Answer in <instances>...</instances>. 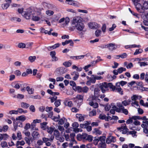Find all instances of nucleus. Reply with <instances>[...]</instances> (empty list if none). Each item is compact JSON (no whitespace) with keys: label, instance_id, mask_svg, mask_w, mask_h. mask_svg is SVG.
<instances>
[{"label":"nucleus","instance_id":"50","mask_svg":"<svg viewBox=\"0 0 148 148\" xmlns=\"http://www.w3.org/2000/svg\"><path fill=\"white\" fill-rule=\"evenodd\" d=\"M17 138L18 140H20L22 139V136L21 132L18 131L17 133Z\"/></svg>","mask_w":148,"mask_h":148},{"label":"nucleus","instance_id":"55","mask_svg":"<svg viewBox=\"0 0 148 148\" xmlns=\"http://www.w3.org/2000/svg\"><path fill=\"white\" fill-rule=\"evenodd\" d=\"M79 76V73L76 72L73 78V80H75L77 79Z\"/></svg>","mask_w":148,"mask_h":148},{"label":"nucleus","instance_id":"28","mask_svg":"<svg viewBox=\"0 0 148 148\" xmlns=\"http://www.w3.org/2000/svg\"><path fill=\"white\" fill-rule=\"evenodd\" d=\"M99 90L98 88H95L94 89V96L97 97L99 96Z\"/></svg>","mask_w":148,"mask_h":148},{"label":"nucleus","instance_id":"36","mask_svg":"<svg viewBox=\"0 0 148 148\" xmlns=\"http://www.w3.org/2000/svg\"><path fill=\"white\" fill-rule=\"evenodd\" d=\"M26 119V118L24 116H18L16 118V120H20L23 121H24Z\"/></svg>","mask_w":148,"mask_h":148},{"label":"nucleus","instance_id":"15","mask_svg":"<svg viewBox=\"0 0 148 148\" xmlns=\"http://www.w3.org/2000/svg\"><path fill=\"white\" fill-rule=\"evenodd\" d=\"M32 136L33 138L32 139L33 140H37L38 138L39 134L37 131H35L32 134Z\"/></svg>","mask_w":148,"mask_h":148},{"label":"nucleus","instance_id":"26","mask_svg":"<svg viewBox=\"0 0 148 148\" xmlns=\"http://www.w3.org/2000/svg\"><path fill=\"white\" fill-rule=\"evenodd\" d=\"M131 101L130 99H128L127 100H125L124 101H122V104L125 106H126L127 105H129Z\"/></svg>","mask_w":148,"mask_h":148},{"label":"nucleus","instance_id":"43","mask_svg":"<svg viewBox=\"0 0 148 148\" xmlns=\"http://www.w3.org/2000/svg\"><path fill=\"white\" fill-rule=\"evenodd\" d=\"M118 72L119 73H121L123 71H126V69L122 67H121L117 69Z\"/></svg>","mask_w":148,"mask_h":148},{"label":"nucleus","instance_id":"48","mask_svg":"<svg viewBox=\"0 0 148 148\" xmlns=\"http://www.w3.org/2000/svg\"><path fill=\"white\" fill-rule=\"evenodd\" d=\"M121 112L127 115L128 114V112L127 110V109H125L124 107L121 108Z\"/></svg>","mask_w":148,"mask_h":148},{"label":"nucleus","instance_id":"29","mask_svg":"<svg viewBox=\"0 0 148 148\" xmlns=\"http://www.w3.org/2000/svg\"><path fill=\"white\" fill-rule=\"evenodd\" d=\"M42 4L45 8H51V4L47 3L45 2H43L42 3Z\"/></svg>","mask_w":148,"mask_h":148},{"label":"nucleus","instance_id":"57","mask_svg":"<svg viewBox=\"0 0 148 148\" xmlns=\"http://www.w3.org/2000/svg\"><path fill=\"white\" fill-rule=\"evenodd\" d=\"M106 117V115L103 114H100L99 118L103 120L105 119Z\"/></svg>","mask_w":148,"mask_h":148},{"label":"nucleus","instance_id":"37","mask_svg":"<svg viewBox=\"0 0 148 148\" xmlns=\"http://www.w3.org/2000/svg\"><path fill=\"white\" fill-rule=\"evenodd\" d=\"M25 143L24 140H21V141H18L16 142V145L17 147L19 145L23 146L24 145Z\"/></svg>","mask_w":148,"mask_h":148},{"label":"nucleus","instance_id":"44","mask_svg":"<svg viewBox=\"0 0 148 148\" xmlns=\"http://www.w3.org/2000/svg\"><path fill=\"white\" fill-rule=\"evenodd\" d=\"M36 56H30L28 58L29 60L31 62H34L36 59Z\"/></svg>","mask_w":148,"mask_h":148},{"label":"nucleus","instance_id":"47","mask_svg":"<svg viewBox=\"0 0 148 148\" xmlns=\"http://www.w3.org/2000/svg\"><path fill=\"white\" fill-rule=\"evenodd\" d=\"M18 47L21 48H25L26 45L23 43H19L18 45Z\"/></svg>","mask_w":148,"mask_h":148},{"label":"nucleus","instance_id":"20","mask_svg":"<svg viewBox=\"0 0 148 148\" xmlns=\"http://www.w3.org/2000/svg\"><path fill=\"white\" fill-rule=\"evenodd\" d=\"M47 92L48 93L52 96L58 95H59V93L58 92H54L50 89L47 90Z\"/></svg>","mask_w":148,"mask_h":148},{"label":"nucleus","instance_id":"8","mask_svg":"<svg viewBox=\"0 0 148 148\" xmlns=\"http://www.w3.org/2000/svg\"><path fill=\"white\" fill-rule=\"evenodd\" d=\"M72 126L73 127V131L75 132H82V130L77 128L79 126V124L76 122H75L72 123Z\"/></svg>","mask_w":148,"mask_h":148},{"label":"nucleus","instance_id":"1","mask_svg":"<svg viewBox=\"0 0 148 148\" xmlns=\"http://www.w3.org/2000/svg\"><path fill=\"white\" fill-rule=\"evenodd\" d=\"M82 18L79 16L73 17L71 22V26L69 27V29L73 31L75 29L77 31H83L85 28V25L83 23Z\"/></svg>","mask_w":148,"mask_h":148},{"label":"nucleus","instance_id":"52","mask_svg":"<svg viewBox=\"0 0 148 148\" xmlns=\"http://www.w3.org/2000/svg\"><path fill=\"white\" fill-rule=\"evenodd\" d=\"M143 52V50L142 49H136L135 52L134 53V55H136L139 53H141Z\"/></svg>","mask_w":148,"mask_h":148},{"label":"nucleus","instance_id":"22","mask_svg":"<svg viewBox=\"0 0 148 148\" xmlns=\"http://www.w3.org/2000/svg\"><path fill=\"white\" fill-rule=\"evenodd\" d=\"M89 104L91 106H92L94 108H97L98 106V105L97 103L95 102L94 103L92 101L89 102Z\"/></svg>","mask_w":148,"mask_h":148},{"label":"nucleus","instance_id":"23","mask_svg":"<svg viewBox=\"0 0 148 148\" xmlns=\"http://www.w3.org/2000/svg\"><path fill=\"white\" fill-rule=\"evenodd\" d=\"M70 84L71 86H73V90L76 91L77 86H76L75 83L73 81H71L70 82Z\"/></svg>","mask_w":148,"mask_h":148},{"label":"nucleus","instance_id":"32","mask_svg":"<svg viewBox=\"0 0 148 148\" xmlns=\"http://www.w3.org/2000/svg\"><path fill=\"white\" fill-rule=\"evenodd\" d=\"M89 81L91 83L94 84L96 82V80L95 78V75H92L91 76V77L89 78Z\"/></svg>","mask_w":148,"mask_h":148},{"label":"nucleus","instance_id":"39","mask_svg":"<svg viewBox=\"0 0 148 148\" xmlns=\"http://www.w3.org/2000/svg\"><path fill=\"white\" fill-rule=\"evenodd\" d=\"M101 31L99 29H97L95 31V35L97 37H98L100 36H101Z\"/></svg>","mask_w":148,"mask_h":148},{"label":"nucleus","instance_id":"59","mask_svg":"<svg viewBox=\"0 0 148 148\" xmlns=\"http://www.w3.org/2000/svg\"><path fill=\"white\" fill-rule=\"evenodd\" d=\"M8 128V127L7 125H4L3 127H2V132H6Z\"/></svg>","mask_w":148,"mask_h":148},{"label":"nucleus","instance_id":"25","mask_svg":"<svg viewBox=\"0 0 148 148\" xmlns=\"http://www.w3.org/2000/svg\"><path fill=\"white\" fill-rule=\"evenodd\" d=\"M54 135L55 136L56 138L58 139L59 138L60 136V133L59 132L58 130H55L54 131Z\"/></svg>","mask_w":148,"mask_h":148},{"label":"nucleus","instance_id":"46","mask_svg":"<svg viewBox=\"0 0 148 148\" xmlns=\"http://www.w3.org/2000/svg\"><path fill=\"white\" fill-rule=\"evenodd\" d=\"M17 114L18 113V112L21 114L23 113H26L27 112V110H24L23 109L21 108H18L17 110Z\"/></svg>","mask_w":148,"mask_h":148},{"label":"nucleus","instance_id":"7","mask_svg":"<svg viewBox=\"0 0 148 148\" xmlns=\"http://www.w3.org/2000/svg\"><path fill=\"white\" fill-rule=\"evenodd\" d=\"M134 5L135 6L138 12L140 13H142L144 12V9L143 8V6H142L140 3H138L135 4H134Z\"/></svg>","mask_w":148,"mask_h":148},{"label":"nucleus","instance_id":"60","mask_svg":"<svg viewBox=\"0 0 148 148\" xmlns=\"http://www.w3.org/2000/svg\"><path fill=\"white\" fill-rule=\"evenodd\" d=\"M75 136V134L74 133H71L70 134V137L71 138V140L72 141H74L75 140L74 139V137Z\"/></svg>","mask_w":148,"mask_h":148},{"label":"nucleus","instance_id":"24","mask_svg":"<svg viewBox=\"0 0 148 148\" xmlns=\"http://www.w3.org/2000/svg\"><path fill=\"white\" fill-rule=\"evenodd\" d=\"M21 106L24 108H27L29 106V105L26 103L21 102Z\"/></svg>","mask_w":148,"mask_h":148},{"label":"nucleus","instance_id":"27","mask_svg":"<svg viewBox=\"0 0 148 148\" xmlns=\"http://www.w3.org/2000/svg\"><path fill=\"white\" fill-rule=\"evenodd\" d=\"M143 2H144L143 7V8L145 9H148V1L147 0H145L144 1H143Z\"/></svg>","mask_w":148,"mask_h":148},{"label":"nucleus","instance_id":"54","mask_svg":"<svg viewBox=\"0 0 148 148\" xmlns=\"http://www.w3.org/2000/svg\"><path fill=\"white\" fill-rule=\"evenodd\" d=\"M93 137L91 135H87L86 140H88L89 142H91L92 140Z\"/></svg>","mask_w":148,"mask_h":148},{"label":"nucleus","instance_id":"35","mask_svg":"<svg viewBox=\"0 0 148 148\" xmlns=\"http://www.w3.org/2000/svg\"><path fill=\"white\" fill-rule=\"evenodd\" d=\"M98 147L99 148H105L106 147V145L105 143L100 142L98 145Z\"/></svg>","mask_w":148,"mask_h":148},{"label":"nucleus","instance_id":"13","mask_svg":"<svg viewBox=\"0 0 148 148\" xmlns=\"http://www.w3.org/2000/svg\"><path fill=\"white\" fill-rule=\"evenodd\" d=\"M107 48L111 51L115 50L117 48V45L115 44L110 43L107 44Z\"/></svg>","mask_w":148,"mask_h":148},{"label":"nucleus","instance_id":"34","mask_svg":"<svg viewBox=\"0 0 148 148\" xmlns=\"http://www.w3.org/2000/svg\"><path fill=\"white\" fill-rule=\"evenodd\" d=\"M108 88L109 87L110 88L112 89V90L114 91L115 86H113L111 83H107Z\"/></svg>","mask_w":148,"mask_h":148},{"label":"nucleus","instance_id":"53","mask_svg":"<svg viewBox=\"0 0 148 148\" xmlns=\"http://www.w3.org/2000/svg\"><path fill=\"white\" fill-rule=\"evenodd\" d=\"M71 64L72 63L69 62H65L63 63V65L66 67H68L70 66Z\"/></svg>","mask_w":148,"mask_h":148},{"label":"nucleus","instance_id":"4","mask_svg":"<svg viewBox=\"0 0 148 148\" xmlns=\"http://www.w3.org/2000/svg\"><path fill=\"white\" fill-rule=\"evenodd\" d=\"M22 15L26 19H29L31 18L32 12L30 10L24 11Z\"/></svg>","mask_w":148,"mask_h":148},{"label":"nucleus","instance_id":"30","mask_svg":"<svg viewBox=\"0 0 148 148\" xmlns=\"http://www.w3.org/2000/svg\"><path fill=\"white\" fill-rule=\"evenodd\" d=\"M114 91L115 92H119L121 95H122L123 94V91L121 88H116L115 87Z\"/></svg>","mask_w":148,"mask_h":148},{"label":"nucleus","instance_id":"21","mask_svg":"<svg viewBox=\"0 0 148 148\" xmlns=\"http://www.w3.org/2000/svg\"><path fill=\"white\" fill-rule=\"evenodd\" d=\"M26 90L27 91L29 94H32L34 93V89L31 88L29 86H27L26 88Z\"/></svg>","mask_w":148,"mask_h":148},{"label":"nucleus","instance_id":"45","mask_svg":"<svg viewBox=\"0 0 148 148\" xmlns=\"http://www.w3.org/2000/svg\"><path fill=\"white\" fill-rule=\"evenodd\" d=\"M96 114V111L95 109H93L89 113V115L90 116H94Z\"/></svg>","mask_w":148,"mask_h":148},{"label":"nucleus","instance_id":"19","mask_svg":"<svg viewBox=\"0 0 148 148\" xmlns=\"http://www.w3.org/2000/svg\"><path fill=\"white\" fill-rule=\"evenodd\" d=\"M76 116V118L78 119V120L79 121H83L84 119V116H82V114H77Z\"/></svg>","mask_w":148,"mask_h":148},{"label":"nucleus","instance_id":"51","mask_svg":"<svg viewBox=\"0 0 148 148\" xmlns=\"http://www.w3.org/2000/svg\"><path fill=\"white\" fill-rule=\"evenodd\" d=\"M11 20L13 21H16L18 22H20L21 21V19L17 17H13L12 18Z\"/></svg>","mask_w":148,"mask_h":148},{"label":"nucleus","instance_id":"49","mask_svg":"<svg viewBox=\"0 0 148 148\" xmlns=\"http://www.w3.org/2000/svg\"><path fill=\"white\" fill-rule=\"evenodd\" d=\"M99 141H100L101 142L105 143V140L106 137L105 136H100L98 137Z\"/></svg>","mask_w":148,"mask_h":148},{"label":"nucleus","instance_id":"31","mask_svg":"<svg viewBox=\"0 0 148 148\" xmlns=\"http://www.w3.org/2000/svg\"><path fill=\"white\" fill-rule=\"evenodd\" d=\"M139 97H140V98H141V96H139L136 95H133L131 97V100L133 101H136V100L138 99Z\"/></svg>","mask_w":148,"mask_h":148},{"label":"nucleus","instance_id":"5","mask_svg":"<svg viewBox=\"0 0 148 148\" xmlns=\"http://www.w3.org/2000/svg\"><path fill=\"white\" fill-rule=\"evenodd\" d=\"M89 90L88 88L86 86L82 87L79 86H77L76 91L80 93L83 92L84 93H86Z\"/></svg>","mask_w":148,"mask_h":148},{"label":"nucleus","instance_id":"11","mask_svg":"<svg viewBox=\"0 0 148 148\" xmlns=\"http://www.w3.org/2000/svg\"><path fill=\"white\" fill-rule=\"evenodd\" d=\"M88 25L90 28L93 29L98 28L100 27L99 25L95 22H90Z\"/></svg>","mask_w":148,"mask_h":148},{"label":"nucleus","instance_id":"6","mask_svg":"<svg viewBox=\"0 0 148 148\" xmlns=\"http://www.w3.org/2000/svg\"><path fill=\"white\" fill-rule=\"evenodd\" d=\"M117 129L118 130H121V131H122V134H126L129 130L125 124L123 125V126H122L120 127H118Z\"/></svg>","mask_w":148,"mask_h":148},{"label":"nucleus","instance_id":"42","mask_svg":"<svg viewBox=\"0 0 148 148\" xmlns=\"http://www.w3.org/2000/svg\"><path fill=\"white\" fill-rule=\"evenodd\" d=\"M61 100L60 99H58L56 100L54 103V104L56 107H58V106H60L61 104Z\"/></svg>","mask_w":148,"mask_h":148},{"label":"nucleus","instance_id":"14","mask_svg":"<svg viewBox=\"0 0 148 148\" xmlns=\"http://www.w3.org/2000/svg\"><path fill=\"white\" fill-rule=\"evenodd\" d=\"M57 71L59 72L60 74H62L66 72V69L63 67H60L56 69Z\"/></svg>","mask_w":148,"mask_h":148},{"label":"nucleus","instance_id":"17","mask_svg":"<svg viewBox=\"0 0 148 148\" xmlns=\"http://www.w3.org/2000/svg\"><path fill=\"white\" fill-rule=\"evenodd\" d=\"M92 133L97 135L99 136L102 134V132L97 128H95L92 131Z\"/></svg>","mask_w":148,"mask_h":148},{"label":"nucleus","instance_id":"9","mask_svg":"<svg viewBox=\"0 0 148 148\" xmlns=\"http://www.w3.org/2000/svg\"><path fill=\"white\" fill-rule=\"evenodd\" d=\"M99 87L101 89L102 92L104 93L108 89L107 83L104 82L102 83L100 85Z\"/></svg>","mask_w":148,"mask_h":148},{"label":"nucleus","instance_id":"58","mask_svg":"<svg viewBox=\"0 0 148 148\" xmlns=\"http://www.w3.org/2000/svg\"><path fill=\"white\" fill-rule=\"evenodd\" d=\"M138 63L140 64V66H145L147 65L148 64L147 63V62H138Z\"/></svg>","mask_w":148,"mask_h":148},{"label":"nucleus","instance_id":"56","mask_svg":"<svg viewBox=\"0 0 148 148\" xmlns=\"http://www.w3.org/2000/svg\"><path fill=\"white\" fill-rule=\"evenodd\" d=\"M46 14L49 16H51L53 14V12L51 10H48L46 12Z\"/></svg>","mask_w":148,"mask_h":148},{"label":"nucleus","instance_id":"61","mask_svg":"<svg viewBox=\"0 0 148 148\" xmlns=\"http://www.w3.org/2000/svg\"><path fill=\"white\" fill-rule=\"evenodd\" d=\"M58 129L61 132V133H62L64 130V129L63 126L59 125L58 127Z\"/></svg>","mask_w":148,"mask_h":148},{"label":"nucleus","instance_id":"3","mask_svg":"<svg viewBox=\"0 0 148 148\" xmlns=\"http://www.w3.org/2000/svg\"><path fill=\"white\" fill-rule=\"evenodd\" d=\"M116 137L112 136L111 134H109L106 140V143L107 144H110L111 143H114L116 142Z\"/></svg>","mask_w":148,"mask_h":148},{"label":"nucleus","instance_id":"12","mask_svg":"<svg viewBox=\"0 0 148 148\" xmlns=\"http://www.w3.org/2000/svg\"><path fill=\"white\" fill-rule=\"evenodd\" d=\"M66 3L68 4L74 6H79V2L72 0H65Z\"/></svg>","mask_w":148,"mask_h":148},{"label":"nucleus","instance_id":"62","mask_svg":"<svg viewBox=\"0 0 148 148\" xmlns=\"http://www.w3.org/2000/svg\"><path fill=\"white\" fill-rule=\"evenodd\" d=\"M136 132L134 131H130L128 132V134H131L133 136H136Z\"/></svg>","mask_w":148,"mask_h":148},{"label":"nucleus","instance_id":"64","mask_svg":"<svg viewBox=\"0 0 148 148\" xmlns=\"http://www.w3.org/2000/svg\"><path fill=\"white\" fill-rule=\"evenodd\" d=\"M57 97L55 96H54L53 97H52L51 98V103H53L55 101H56L57 100Z\"/></svg>","mask_w":148,"mask_h":148},{"label":"nucleus","instance_id":"2","mask_svg":"<svg viewBox=\"0 0 148 148\" xmlns=\"http://www.w3.org/2000/svg\"><path fill=\"white\" fill-rule=\"evenodd\" d=\"M84 96V95H78L75 98V101L78 106H80L81 104L83 101Z\"/></svg>","mask_w":148,"mask_h":148},{"label":"nucleus","instance_id":"10","mask_svg":"<svg viewBox=\"0 0 148 148\" xmlns=\"http://www.w3.org/2000/svg\"><path fill=\"white\" fill-rule=\"evenodd\" d=\"M38 16H33L32 19V20L34 21H38L40 20L41 18H42L43 17V15L41 14V12H39L38 14Z\"/></svg>","mask_w":148,"mask_h":148},{"label":"nucleus","instance_id":"18","mask_svg":"<svg viewBox=\"0 0 148 148\" xmlns=\"http://www.w3.org/2000/svg\"><path fill=\"white\" fill-rule=\"evenodd\" d=\"M24 139L26 143L29 146H30L31 145V143L30 142H32L33 141V140L32 138H29L27 137H25Z\"/></svg>","mask_w":148,"mask_h":148},{"label":"nucleus","instance_id":"63","mask_svg":"<svg viewBox=\"0 0 148 148\" xmlns=\"http://www.w3.org/2000/svg\"><path fill=\"white\" fill-rule=\"evenodd\" d=\"M64 136L66 141H69L70 140L69 136L68 134H64Z\"/></svg>","mask_w":148,"mask_h":148},{"label":"nucleus","instance_id":"38","mask_svg":"<svg viewBox=\"0 0 148 148\" xmlns=\"http://www.w3.org/2000/svg\"><path fill=\"white\" fill-rule=\"evenodd\" d=\"M53 113L52 112H51L48 114V117L51 118L52 119H53L55 121H57V120H56V119H58L57 117H56L55 116H53Z\"/></svg>","mask_w":148,"mask_h":148},{"label":"nucleus","instance_id":"33","mask_svg":"<svg viewBox=\"0 0 148 148\" xmlns=\"http://www.w3.org/2000/svg\"><path fill=\"white\" fill-rule=\"evenodd\" d=\"M10 5V4H9V3H5L2 5L1 7L3 9L6 10L9 6Z\"/></svg>","mask_w":148,"mask_h":148},{"label":"nucleus","instance_id":"41","mask_svg":"<svg viewBox=\"0 0 148 148\" xmlns=\"http://www.w3.org/2000/svg\"><path fill=\"white\" fill-rule=\"evenodd\" d=\"M54 127H50L47 128V131L50 134H51L53 131H54Z\"/></svg>","mask_w":148,"mask_h":148},{"label":"nucleus","instance_id":"16","mask_svg":"<svg viewBox=\"0 0 148 148\" xmlns=\"http://www.w3.org/2000/svg\"><path fill=\"white\" fill-rule=\"evenodd\" d=\"M87 135V134H83L82 135L78 134L77 136V138L79 140H81V139L86 140Z\"/></svg>","mask_w":148,"mask_h":148},{"label":"nucleus","instance_id":"40","mask_svg":"<svg viewBox=\"0 0 148 148\" xmlns=\"http://www.w3.org/2000/svg\"><path fill=\"white\" fill-rule=\"evenodd\" d=\"M66 120V119L64 117H63L60 119L58 120V124L60 125H63L64 123Z\"/></svg>","mask_w":148,"mask_h":148}]
</instances>
